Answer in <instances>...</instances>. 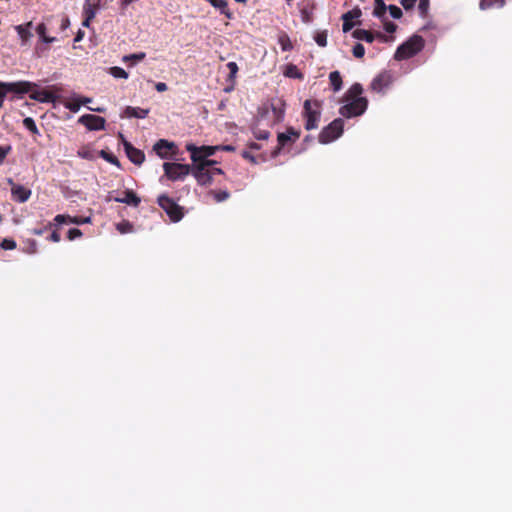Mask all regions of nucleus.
Returning <instances> with one entry per match:
<instances>
[{"label":"nucleus","mask_w":512,"mask_h":512,"mask_svg":"<svg viewBox=\"0 0 512 512\" xmlns=\"http://www.w3.org/2000/svg\"><path fill=\"white\" fill-rule=\"evenodd\" d=\"M363 93L362 85L359 83L353 84L345 94L346 104L340 107L339 113L346 118H352L362 115L368 105V100L361 97Z\"/></svg>","instance_id":"nucleus-1"},{"label":"nucleus","mask_w":512,"mask_h":512,"mask_svg":"<svg viewBox=\"0 0 512 512\" xmlns=\"http://www.w3.org/2000/svg\"><path fill=\"white\" fill-rule=\"evenodd\" d=\"M423 47L424 39L419 35H414L397 48L394 58L396 60L409 59L419 53Z\"/></svg>","instance_id":"nucleus-2"},{"label":"nucleus","mask_w":512,"mask_h":512,"mask_svg":"<svg viewBox=\"0 0 512 512\" xmlns=\"http://www.w3.org/2000/svg\"><path fill=\"white\" fill-rule=\"evenodd\" d=\"M303 117L305 118L306 130L316 129L321 118V103L318 100H305Z\"/></svg>","instance_id":"nucleus-3"},{"label":"nucleus","mask_w":512,"mask_h":512,"mask_svg":"<svg viewBox=\"0 0 512 512\" xmlns=\"http://www.w3.org/2000/svg\"><path fill=\"white\" fill-rule=\"evenodd\" d=\"M35 83L29 81L2 82L0 81V109L3 107L5 98L8 93L25 94L29 93Z\"/></svg>","instance_id":"nucleus-4"},{"label":"nucleus","mask_w":512,"mask_h":512,"mask_svg":"<svg viewBox=\"0 0 512 512\" xmlns=\"http://www.w3.org/2000/svg\"><path fill=\"white\" fill-rule=\"evenodd\" d=\"M344 121L341 118H337L333 120L328 126L324 127L319 133L318 139L322 144H328L337 138H339L343 133Z\"/></svg>","instance_id":"nucleus-5"},{"label":"nucleus","mask_w":512,"mask_h":512,"mask_svg":"<svg viewBox=\"0 0 512 512\" xmlns=\"http://www.w3.org/2000/svg\"><path fill=\"white\" fill-rule=\"evenodd\" d=\"M157 203L167 213L171 221L178 222L183 218V208L169 196L165 194L160 195Z\"/></svg>","instance_id":"nucleus-6"},{"label":"nucleus","mask_w":512,"mask_h":512,"mask_svg":"<svg viewBox=\"0 0 512 512\" xmlns=\"http://www.w3.org/2000/svg\"><path fill=\"white\" fill-rule=\"evenodd\" d=\"M216 161H205L202 163H194L191 166V174L195 177L199 185L205 186L212 183V172L208 167L215 164Z\"/></svg>","instance_id":"nucleus-7"},{"label":"nucleus","mask_w":512,"mask_h":512,"mask_svg":"<svg viewBox=\"0 0 512 512\" xmlns=\"http://www.w3.org/2000/svg\"><path fill=\"white\" fill-rule=\"evenodd\" d=\"M165 176L172 180H183L186 176L191 174V165L165 162L163 164Z\"/></svg>","instance_id":"nucleus-8"},{"label":"nucleus","mask_w":512,"mask_h":512,"mask_svg":"<svg viewBox=\"0 0 512 512\" xmlns=\"http://www.w3.org/2000/svg\"><path fill=\"white\" fill-rule=\"evenodd\" d=\"M217 146H201L197 147L194 144H187L186 150L190 152L191 160L193 163H202L205 161H210L207 159L210 156H213L216 151H218Z\"/></svg>","instance_id":"nucleus-9"},{"label":"nucleus","mask_w":512,"mask_h":512,"mask_svg":"<svg viewBox=\"0 0 512 512\" xmlns=\"http://www.w3.org/2000/svg\"><path fill=\"white\" fill-rule=\"evenodd\" d=\"M78 122L84 125L90 131L104 130L106 125L105 118L94 114L82 115Z\"/></svg>","instance_id":"nucleus-10"},{"label":"nucleus","mask_w":512,"mask_h":512,"mask_svg":"<svg viewBox=\"0 0 512 512\" xmlns=\"http://www.w3.org/2000/svg\"><path fill=\"white\" fill-rule=\"evenodd\" d=\"M393 82L392 74L389 71H382L371 82L370 88L372 91L382 93Z\"/></svg>","instance_id":"nucleus-11"},{"label":"nucleus","mask_w":512,"mask_h":512,"mask_svg":"<svg viewBox=\"0 0 512 512\" xmlns=\"http://www.w3.org/2000/svg\"><path fill=\"white\" fill-rule=\"evenodd\" d=\"M120 137L123 139V146L129 160L135 165H141L145 160L144 152L135 148L130 142L125 140L122 134H120Z\"/></svg>","instance_id":"nucleus-12"},{"label":"nucleus","mask_w":512,"mask_h":512,"mask_svg":"<svg viewBox=\"0 0 512 512\" xmlns=\"http://www.w3.org/2000/svg\"><path fill=\"white\" fill-rule=\"evenodd\" d=\"M55 225H62V224H86L91 222L90 217H78V216H70L66 214H58L54 218Z\"/></svg>","instance_id":"nucleus-13"},{"label":"nucleus","mask_w":512,"mask_h":512,"mask_svg":"<svg viewBox=\"0 0 512 512\" xmlns=\"http://www.w3.org/2000/svg\"><path fill=\"white\" fill-rule=\"evenodd\" d=\"M99 4L98 3H90V0H86L83 5V22L82 25L84 27H89L91 21L95 18L96 13L98 11Z\"/></svg>","instance_id":"nucleus-14"},{"label":"nucleus","mask_w":512,"mask_h":512,"mask_svg":"<svg viewBox=\"0 0 512 512\" xmlns=\"http://www.w3.org/2000/svg\"><path fill=\"white\" fill-rule=\"evenodd\" d=\"M175 147L176 146L173 142H169L165 139H160L154 144L153 150L160 158L167 159L169 157V151L174 149Z\"/></svg>","instance_id":"nucleus-15"},{"label":"nucleus","mask_w":512,"mask_h":512,"mask_svg":"<svg viewBox=\"0 0 512 512\" xmlns=\"http://www.w3.org/2000/svg\"><path fill=\"white\" fill-rule=\"evenodd\" d=\"M36 87H37V85L34 86L31 91H29L30 99L41 102V103H51V102L55 101L56 97L52 92L47 91V90L37 91V90H35Z\"/></svg>","instance_id":"nucleus-16"},{"label":"nucleus","mask_w":512,"mask_h":512,"mask_svg":"<svg viewBox=\"0 0 512 512\" xmlns=\"http://www.w3.org/2000/svg\"><path fill=\"white\" fill-rule=\"evenodd\" d=\"M114 201L118 203H124L133 207H138L141 202V199L133 190L127 189L123 192L122 197H115Z\"/></svg>","instance_id":"nucleus-17"},{"label":"nucleus","mask_w":512,"mask_h":512,"mask_svg":"<svg viewBox=\"0 0 512 512\" xmlns=\"http://www.w3.org/2000/svg\"><path fill=\"white\" fill-rule=\"evenodd\" d=\"M361 16V10L359 8H354L353 10L351 11H348L346 13H344L342 15V20H343V25H342V29H343V32H348L350 31L355 23L352 22L353 19L355 18H359Z\"/></svg>","instance_id":"nucleus-18"},{"label":"nucleus","mask_w":512,"mask_h":512,"mask_svg":"<svg viewBox=\"0 0 512 512\" xmlns=\"http://www.w3.org/2000/svg\"><path fill=\"white\" fill-rule=\"evenodd\" d=\"M149 114V109H143L139 107L127 106L123 113L121 114V118H138L143 119L146 118Z\"/></svg>","instance_id":"nucleus-19"},{"label":"nucleus","mask_w":512,"mask_h":512,"mask_svg":"<svg viewBox=\"0 0 512 512\" xmlns=\"http://www.w3.org/2000/svg\"><path fill=\"white\" fill-rule=\"evenodd\" d=\"M12 196L19 202L24 203L26 202L29 197L31 196V190L25 188L22 185H15L13 184L11 188Z\"/></svg>","instance_id":"nucleus-20"},{"label":"nucleus","mask_w":512,"mask_h":512,"mask_svg":"<svg viewBox=\"0 0 512 512\" xmlns=\"http://www.w3.org/2000/svg\"><path fill=\"white\" fill-rule=\"evenodd\" d=\"M32 25L33 24L30 21L25 24L15 26V30L17 31L22 41V44L27 43L33 37V34L31 32Z\"/></svg>","instance_id":"nucleus-21"},{"label":"nucleus","mask_w":512,"mask_h":512,"mask_svg":"<svg viewBox=\"0 0 512 512\" xmlns=\"http://www.w3.org/2000/svg\"><path fill=\"white\" fill-rule=\"evenodd\" d=\"M271 110L273 113L274 121L280 122L284 117L285 103L280 99H278L277 101H273L271 103Z\"/></svg>","instance_id":"nucleus-22"},{"label":"nucleus","mask_w":512,"mask_h":512,"mask_svg":"<svg viewBox=\"0 0 512 512\" xmlns=\"http://www.w3.org/2000/svg\"><path fill=\"white\" fill-rule=\"evenodd\" d=\"M278 145L277 147L272 151L271 155L272 157H276L279 155L281 149L287 145L288 142H292L291 136L287 133H279L277 136Z\"/></svg>","instance_id":"nucleus-23"},{"label":"nucleus","mask_w":512,"mask_h":512,"mask_svg":"<svg viewBox=\"0 0 512 512\" xmlns=\"http://www.w3.org/2000/svg\"><path fill=\"white\" fill-rule=\"evenodd\" d=\"M352 36L358 40H364L368 43H372L374 41V35L372 32L365 29H356L353 31Z\"/></svg>","instance_id":"nucleus-24"},{"label":"nucleus","mask_w":512,"mask_h":512,"mask_svg":"<svg viewBox=\"0 0 512 512\" xmlns=\"http://www.w3.org/2000/svg\"><path fill=\"white\" fill-rule=\"evenodd\" d=\"M330 84L335 92L342 88V77L339 71H333L329 75Z\"/></svg>","instance_id":"nucleus-25"},{"label":"nucleus","mask_w":512,"mask_h":512,"mask_svg":"<svg viewBox=\"0 0 512 512\" xmlns=\"http://www.w3.org/2000/svg\"><path fill=\"white\" fill-rule=\"evenodd\" d=\"M145 57H146V53L145 52H138V53H134V54H129V55L123 56L122 61L123 62H130V65L133 66L137 62H140V61L144 60Z\"/></svg>","instance_id":"nucleus-26"},{"label":"nucleus","mask_w":512,"mask_h":512,"mask_svg":"<svg viewBox=\"0 0 512 512\" xmlns=\"http://www.w3.org/2000/svg\"><path fill=\"white\" fill-rule=\"evenodd\" d=\"M387 8L388 6H386L383 0H375L373 15L377 18L383 19Z\"/></svg>","instance_id":"nucleus-27"},{"label":"nucleus","mask_w":512,"mask_h":512,"mask_svg":"<svg viewBox=\"0 0 512 512\" xmlns=\"http://www.w3.org/2000/svg\"><path fill=\"white\" fill-rule=\"evenodd\" d=\"M504 4H505V0H481L480 8L483 10L494 8V7L501 8L504 6Z\"/></svg>","instance_id":"nucleus-28"},{"label":"nucleus","mask_w":512,"mask_h":512,"mask_svg":"<svg viewBox=\"0 0 512 512\" xmlns=\"http://www.w3.org/2000/svg\"><path fill=\"white\" fill-rule=\"evenodd\" d=\"M23 126L29 130L31 132V134L33 135H39L40 132H39V129L34 121L33 118L31 117H26L23 119Z\"/></svg>","instance_id":"nucleus-29"},{"label":"nucleus","mask_w":512,"mask_h":512,"mask_svg":"<svg viewBox=\"0 0 512 512\" xmlns=\"http://www.w3.org/2000/svg\"><path fill=\"white\" fill-rule=\"evenodd\" d=\"M100 156L103 159H105L107 162H109V163H111V164H113V165H115L117 167H120V162H119L118 158L114 154H112L110 152H107L105 150H101L100 151Z\"/></svg>","instance_id":"nucleus-30"},{"label":"nucleus","mask_w":512,"mask_h":512,"mask_svg":"<svg viewBox=\"0 0 512 512\" xmlns=\"http://www.w3.org/2000/svg\"><path fill=\"white\" fill-rule=\"evenodd\" d=\"M109 73L115 78H128V73L121 67L113 66L109 69Z\"/></svg>","instance_id":"nucleus-31"},{"label":"nucleus","mask_w":512,"mask_h":512,"mask_svg":"<svg viewBox=\"0 0 512 512\" xmlns=\"http://www.w3.org/2000/svg\"><path fill=\"white\" fill-rule=\"evenodd\" d=\"M278 42L283 51H290L293 48L290 38L286 34L281 35Z\"/></svg>","instance_id":"nucleus-32"},{"label":"nucleus","mask_w":512,"mask_h":512,"mask_svg":"<svg viewBox=\"0 0 512 512\" xmlns=\"http://www.w3.org/2000/svg\"><path fill=\"white\" fill-rule=\"evenodd\" d=\"M210 194L214 197V200L216 202H223L225 200H227L230 196L229 192L227 191H224V190H219V191H210Z\"/></svg>","instance_id":"nucleus-33"},{"label":"nucleus","mask_w":512,"mask_h":512,"mask_svg":"<svg viewBox=\"0 0 512 512\" xmlns=\"http://www.w3.org/2000/svg\"><path fill=\"white\" fill-rule=\"evenodd\" d=\"M314 40L320 47H325L327 45V31L317 32Z\"/></svg>","instance_id":"nucleus-34"},{"label":"nucleus","mask_w":512,"mask_h":512,"mask_svg":"<svg viewBox=\"0 0 512 512\" xmlns=\"http://www.w3.org/2000/svg\"><path fill=\"white\" fill-rule=\"evenodd\" d=\"M117 230L122 234L129 233L133 231V225L129 221L124 220L117 224Z\"/></svg>","instance_id":"nucleus-35"},{"label":"nucleus","mask_w":512,"mask_h":512,"mask_svg":"<svg viewBox=\"0 0 512 512\" xmlns=\"http://www.w3.org/2000/svg\"><path fill=\"white\" fill-rule=\"evenodd\" d=\"M82 105V102L80 101V99H75V100H72V101H69L65 104V107L67 109H69L71 112H78L80 107Z\"/></svg>","instance_id":"nucleus-36"},{"label":"nucleus","mask_w":512,"mask_h":512,"mask_svg":"<svg viewBox=\"0 0 512 512\" xmlns=\"http://www.w3.org/2000/svg\"><path fill=\"white\" fill-rule=\"evenodd\" d=\"M352 53L356 58H362L365 54V47L361 43H356L352 49Z\"/></svg>","instance_id":"nucleus-37"},{"label":"nucleus","mask_w":512,"mask_h":512,"mask_svg":"<svg viewBox=\"0 0 512 512\" xmlns=\"http://www.w3.org/2000/svg\"><path fill=\"white\" fill-rule=\"evenodd\" d=\"M11 151V145H0V165L4 163L5 158Z\"/></svg>","instance_id":"nucleus-38"},{"label":"nucleus","mask_w":512,"mask_h":512,"mask_svg":"<svg viewBox=\"0 0 512 512\" xmlns=\"http://www.w3.org/2000/svg\"><path fill=\"white\" fill-rule=\"evenodd\" d=\"M0 247L4 250H13L16 248V242L13 239L5 238L1 241Z\"/></svg>","instance_id":"nucleus-39"},{"label":"nucleus","mask_w":512,"mask_h":512,"mask_svg":"<svg viewBox=\"0 0 512 512\" xmlns=\"http://www.w3.org/2000/svg\"><path fill=\"white\" fill-rule=\"evenodd\" d=\"M429 0H419L418 9L422 17H426L429 9Z\"/></svg>","instance_id":"nucleus-40"},{"label":"nucleus","mask_w":512,"mask_h":512,"mask_svg":"<svg viewBox=\"0 0 512 512\" xmlns=\"http://www.w3.org/2000/svg\"><path fill=\"white\" fill-rule=\"evenodd\" d=\"M387 9L394 19H400L403 15L402 10L396 5H389Z\"/></svg>","instance_id":"nucleus-41"},{"label":"nucleus","mask_w":512,"mask_h":512,"mask_svg":"<svg viewBox=\"0 0 512 512\" xmlns=\"http://www.w3.org/2000/svg\"><path fill=\"white\" fill-rule=\"evenodd\" d=\"M227 69L229 70V78L234 79L238 72V65L236 62H228L226 64Z\"/></svg>","instance_id":"nucleus-42"},{"label":"nucleus","mask_w":512,"mask_h":512,"mask_svg":"<svg viewBox=\"0 0 512 512\" xmlns=\"http://www.w3.org/2000/svg\"><path fill=\"white\" fill-rule=\"evenodd\" d=\"M81 236H82V231L78 228H71V229H69V231L67 233V238L70 241H73L76 238H80Z\"/></svg>","instance_id":"nucleus-43"},{"label":"nucleus","mask_w":512,"mask_h":512,"mask_svg":"<svg viewBox=\"0 0 512 512\" xmlns=\"http://www.w3.org/2000/svg\"><path fill=\"white\" fill-rule=\"evenodd\" d=\"M254 136L258 140H267L270 136V132L267 130H258L254 132Z\"/></svg>","instance_id":"nucleus-44"},{"label":"nucleus","mask_w":512,"mask_h":512,"mask_svg":"<svg viewBox=\"0 0 512 512\" xmlns=\"http://www.w3.org/2000/svg\"><path fill=\"white\" fill-rule=\"evenodd\" d=\"M53 225H54L53 223L49 222L43 228H35L32 230V234L37 235V236L43 235L48 229H51L53 227Z\"/></svg>","instance_id":"nucleus-45"},{"label":"nucleus","mask_w":512,"mask_h":512,"mask_svg":"<svg viewBox=\"0 0 512 512\" xmlns=\"http://www.w3.org/2000/svg\"><path fill=\"white\" fill-rule=\"evenodd\" d=\"M285 133L291 136L292 142H295L300 137V131L295 130L292 127L287 128Z\"/></svg>","instance_id":"nucleus-46"},{"label":"nucleus","mask_w":512,"mask_h":512,"mask_svg":"<svg viewBox=\"0 0 512 512\" xmlns=\"http://www.w3.org/2000/svg\"><path fill=\"white\" fill-rule=\"evenodd\" d=\"M384 29L388 33H394L397 29V25L391 21H384Z\"/></svg>","instance_id":"nucleus-47"},{"label":"nucleus","mask_w":512,"mask_h":512,"mask_svg":"<svg viewBox=\"0 0 512 512\" xmlns=\"http://www.w3.org/2000/svg\"><path fill=\"white\" fill-rule=\"evenodd\" d=\"M417 0H401L400 3L405 10H410L414 8Z\"/></svg>","instance_id":"nucleus-48"},{"label":"nucleus","mask_w":512,"mask_h":512,"mask_svg":"<svg viewBox=\"0 0 512 512\" xmlns=\"http://www.w3.org/2000/svg\"><path fill=\"white\" fill-rule=\"evenodd\" d=\"M302 21L305 23H309L312 20V14L307 9L301 10Z\"/></svg>","instance_id":"nucleus-49"},{"label":"nucleus","mask_w":512,"mask_h":512,"mask_svg":"<svg viewBox=\"0 0 512 512\" xmlns=\"http://www.w3.org/2000/svg\"><path fill=\"white\" fill-rule=\"evenodd\" d=\"M46 25L44 23H40L37 27H36V32L37 34L39 35V38H43L44 36H46Z\"/></svg>","instance_id":"nucleus-50"},{"label":"nucleus","mask_w":512,"mask_h":512,"mask_svg":"<svg viewBox=\"0 0 512 512\" xmlns=\"http://www.w3.org/2000/svg\"><path fill=\"white\" fill-rule=\"evenodd\" d=\"M241 155L244 159L250 161L251 163H256L255 157L249 151H243Z\"/></svg>","instance_id":"nucleus-51"},{"label":"nucleus","mask_w":512,"mask_h":512,"mask_svg":"<svg viewBox=\"0 0 512 512\" xmlns=\"http://www.w3.org/2000/svg\"><path fill=\"white\" fill-rule=\"evenodd\" d=\"M60 239H61V237H60V234H59V232H58L57 230H54V231L50 234V236L48 237V240H49V241H52V242H59V241H60Z\"/></svg>","instance_id":"nucleus-52"},{"label":"nucleus","mask_w":512,"mask_h":512,"mask_svg":"<svg viewBox=\"0 0 512 512\" xmlns=\"http://www.w3.org/2000/svg\"><path fill=\"white\" fill-rule=\"evenodd\" d=\"M218 148V151H226V152H234L235 147L232 145H216Z\"/></svg>","instance_id":"nucleus-53"},{"label":"nucleus","mask_w":512,"mask_h":512,"mask_svg":"<svg viewBox=\"0 0 512 512\" xmlns=\"http://www.w3.org/2000/svg\"><path fill=\"white\" fill-rule=\"evenodd\" d=\"M155 88L158 92H164L168 89L166 83H164V82L156 83Z\"/></svg>","instance_id":"nucleus-54"},{"label":"nucleus","mask_w":512,"mask_h":512,"mask_svg":"<svg viewBox=\"0 0 512 512\" xmlns=\"http://www.w3.org/2000/svg\"><path fill=\"white\" fill-rule=\"evenodd\" d=\"M43 43H46V44H50V43H53L56 41V38L55 37H50V36H44L43 38L40 39Z\"/></svg>","instance_id":"nucleus-55"},{"label":"nucleus","mask_w":512,"mask_h":512,"mask_svg":"<svg viewBox=\"0 0 512 512\" xmlns=\"http://www.w3.org/2000/svg\"><path fill=\"white\" fill-rule=\"evenodd\" d=\"M84 32L82 30H79L74 38V42H79L83 39Z\"/></svg>","instance_id":"nucleus-56"},{"label":"nucleus","mask_w":512,"mask_h":512,"mask_svg":"<svg viewBox=\"0 0 512 512\" xmlns=\"http://www.w3.org/2000/svg\"><path fill=\"white\" fill-rule=\"evenodd\" d=\"M211 172H212V176L214 174H223V170L221 168H212V169H209Z\"/></svg>","instance_id":"nucleus-57"},{"label":"nucleus","mask_w":512,"mask_h":512,"mask_svg":"<svg viewBox=\"0 0 512 512\" xmlns=\"http://www.w3.org/2000/svg\"><path fill=\"white\" fill-rule=\"evenodd\" d=\"M249 148L253 149V150H259L260 149V145L257 144L256 142H251L249 144Z\"/></svg>","instance_id":"nucleus-58"},{"label":"nucleus","mask_w":512,"mask_h":512,"mask_svg":"<svg viewBox=\"0 0 512 512\" xmlns=\"http://www.w3.org/2000/svg\"><path fill=\"white\" fill-rule=\"evenodd\" d=\"M90 110L92 111H95V112H99V113H104L105 112V108H89Z\"/></svg>","instance_id":"nucleus-59"},{"label":"nucleus","mask_w":512,"mask_h":512,"mask_svg":"<svg viewBox=\"0 0 512 512\" xmlns=\"http://www.w3.org/2000/svg\"><path fill=\"white\" fill-rule=\"evenodd\" d=\"M68 25H69V20L66 18L63 20L61 27H62V29H65V28H67Z\"/></svg>","instance_id":"nucleus-60"},{"label":"nucleus","mask_w":512,"mask_h":512,"mask_svg":"<svg viewBox=\"0 0 512 512\" xmlns=\"http://www.w3.org/2000/svg\"><path fill=\"white\" fill-rule=\"evenodd\" d=\"M78 155H79L80 157H82V158H88V153H86V152L79 151V152H78Z\"/></svg>","instance_id":"nucleus-61"},{"label":"nucleus","mask_w":512,"mask_h":512,"mask_svg":"<svg viewBox=\"0 0 512 512\" xmlns=\"http://www.w3.org/2000/svg\"><path fill=\"white\" fill-rule=\"evenodd\" d=\"M80 101L82 102V105H83V104L89 103L91 101V99L90 98H83Z\"/></svg>","instance_id":"nucleus-62"},{"label":"nucleus","mask_w":512,"mask_h":512,"mask_svg":"<svg viewBox=\"0 0 512 512\" xmlns=\"http://www.w3.org/2000/svg\"><path fill=\"white\" fill-rule=\"evenodd\" d=\"M235 2H238V3H246L247 0H234Z\"/></svg>","instance_id":"nucleus-63"},{"label":"nucleus","mask_w":512,"mask_h":512,"mask_svg":"<svg viewBox=\"0 0 512 512\" xmlns=\"http://www.w3.org/2000/svg\"><path fill=\"white\" fill-rule=\"evenodd\" d=\"M41 51V47L37 46L36 47V52L39 53Z\"/></svg>","instance_id":"nucleus-64"}]
</instances>
